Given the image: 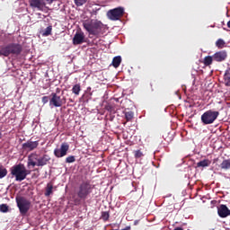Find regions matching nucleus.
<instances>
[{"instance_id":"obj_1","label":"nucleus","mask_w":230,"mask_h":230,"mask_svg":"<svg viewBox=\"0 0 230 230\" xmlns=\"http://www.w3.org/2000/svg\"><path fill=\"white\" fill-rule=\"evenodd\" d=\"M83 27L89 35H93V37L103 35V30L105 28L103 23L98 20H85L83 22Z\"/></svg>"},{"instance_id":"obj_2","label":"nucleus","mask_w":230,"mask_h":230,"mask_svg":"<svg viewBox=\"0 0 230 230\" xmlns=\"http://www.w3.org/2000/svg\"><path fill=\"white\" fill-rule=\"evenodd\" d=\"M10 172L12 177H14L17 182H22L31 173V171L26 169V166L22 164L13 165L10 168Z\"/></svg>"},{"instance_id":"obj_3","label":"nucleus","mask_w":230,"mask_h":230,"mask_svg":"<svg viewBox=\"0 0 230 230\" xmlns=\"http://www.w3.org/2000/svg\"><path fill=\"white\" fill-rule=\"evenodd\" d=\"M22 53V46L19 43H10L1 47L0 57H10V55H21Z\"/></svg>"},{"instance_id":"obj_4","label":"nucleus","mask_w":230,"mask_h":230,"mask_svg":"<svg viewBox=\"0 0 230 230\" xmlns=\"http://www.w3.org/2000/svg\"><path fill=\"white\" fill-rule=\"evenodd\" d=\"M50 161L51 157L49 155L39 156L37 154H31L28 157V166H46Z\"/></svg>"},{"instance_id":"obj_5","label":"nucleus","mask_w":230,"mask_h":230,"mask_svg":"<svg viewBox=\"0 0 230 230\" xmlns=\"http://www.w3.org/2000/svg\"><path fill=\"white\" fill-rule=\"evenodd\" d=\"M15 200L17 208L22 217H24V215H27L28 211H30L31 208V201L24 196H16Z\"/></svg>"},{"instance_id":"obj_6","label":"nucleus","mask_w":230,"mask_h":230,"mask_svg":"<svg viewBox=\"0 0 230 230\" xmlns=\"http://www.w3.org/2000/svg\"><path fill=\"white\" fill-rule=\"evenodd\" d=\"M93 193V185L90 181H83L79 185V190L77 191V196L82 200H85L89 195Z\"/></svg>"},{"instance_id":"obj_7","label":"nucleus","mask_w":230,"mask_h":230,"mask_svg":"<svg viewBox=\"0 0 230 230\" xmlns=\"http://www.w3.org/2000/svg\"><path fill=\"white\" fill-rule=\"evenodd\" d=\"M220 116L219 111L208 110L201 115V122L203 125H211L217 121V119Z\"/></svg>"},{"instance_id":"obj_8","label":"nucleus","mask_w":230,"mask_h":230,"mask_svg":"<svg viewBox=\"0 0 230 230\" xmlns=\"http://www.w3.org/2000/svg\"><path fill=\"white\" fill-rule=\"evenodd\" d=\"M56 0H29L31 8L39 10V12H46L49 10L46 4H53Z\"/></svg>"},{"instance_id":"obj_9","label":"nucleus","mask_w":230,"mask_h":230,"mask_svg":"<svg viewBox=\"0 0 230 230\" xmlns=\"http://www.w3.org/2000/svg\"><path fill=\"white\" fill-rule=\"evenodd\" d=\"M123 13H125V9L123 7H117L108 11L107 16L111 21H119V18L123 17Z\"/></svg>"},{"instance_id":"obj_10","label":"nucleus","mask_w":230,"mask_h":230,"mask_svg":"<svg viewBox=\"0 0 230 230\" xmlns=\"http://www.w3.org/2000/svg\"><path fill=\"white\" fill-rule=\"evenodd\" d=\"M67 152H69V144L64 142L61 144L60 148L54 149V155L58 157V159H60L61 157H66Z\"/></svg>"},{"instance_id":"obj_11","label":"nucleus","mask_w":230,"mask_h":230,"mask_svg":"<svg viewBox=\"0 0 230 230\" xmlns=\"http://www.w3.org/2000/svg\"><path fill=\"white\" fill-rule=\"evenodd\" d=\"M64 103H66V99H62L60 95H58L55 93H51L49 107H62Z\"/></svg>"},{"instance_id":"obj_12","label":"nucleus","mask_w":230,"mask_h":230,"mask_svg":"<svg viewBox=\"0 0 230 230\" xmlns=\"http://www.w3.org/2000/svg\"><path fill=\"white\" fill-rule=\"evenodd\" d=\"M212 57H214V62H226V60H227V51L219 50Z\"/></svg>"},{"instance_id":"obj_13","label":"nucleus","mask_w":230,"mask_h":230,"mask_svg":"<svg viewBox=\"0 0 230 230\" xmlns=\"http://www.w3.org/2000/svg\"><path fill=\"white\" fill-rule=\"evenodd\" d=\"M39 146V141L28 140L27 142L22 145V150H27L28 152H32Z\"/></svg>"},{"instance_id":"obj_14","label":"nucleus","mask_w":230,"mask_h":230,"mask_svg":"<svg viewBox=\"0 0 230 230\" xmlns=\"http://www.w3.org/2000/svg\"><path fill=\"white\" fill-rule=\"evenodd\" d=\"M84 39H85V35H84V32H76L73 38L74 46L84 44Z\"/></svg>"},{"instance_id":"obj_15","label":"nucleus","mask_w":230,"mask_h":230,"mask_svg":"<svg viewBox=\"0 0 230 230\" xmlns=\"http://www.w3.org/2000/svg\"><path fill=\"white\" fill-rule=\"evenodd\" d=\"M229 213V208L226 205H220L217 208V215L220 218H227V214Z\"/></svg>"},{"instance_id":"obj_16","label":"nucleus","mask_w":230,"mask_h":230,"mask_svg":"<svg viewBox=\"0 0 230 230\" xmlns=\"http://www.w3.org/2000/svg\"><path fill=\"white\" fill-rule=\"evenodd\" d=\"M224 84L226 87H230V67H228L225 72Z\"/></svg>"},{"instance_id":"obj_17","label":"nucleus","mask_w":230,"mask_h":230,"mask_svg":"<svg viewBox=\"0 0 230 230\" xmlns=\"http://www.w3.org/2000/svg\"><path fill=\"white\" fill-rule=\"evenodd\" d=\"M213 62H215V58L213 56H207L203 59V64L206 67H209Z\"/></svg>"},{"instance_id":"obj_18","label":"nucleus","mask_w":230,"mask_h":230,"mask_svg":"<svg viewBox=\"0 0 230 230\" xmlns=\"http://www.w3.org/2000/svg\"><path fill=\"white\" fill-rule=\"evenodd\" d=\"M210 164H211V161H209L208 159H204L202 161H199L197 164V166H198V168H207Z\"/></svg>"},{"instance_id":"obj_19","label":"nucleus","mask_w":230,"mask_h":230,"mask_svg":"<svg viewBox=\"0 0 230 230\" xmlns=\"http://www.w3.org/2000/svg\"><path fill=\"white\" fill-rule=\"evenodd\" d=\"M111 65L115 68H117L119 66H120L121 65V56H117V57L113 58Z\"/></svg>"},{"instance_id":"obj_20","label":"nucleus","mask_w":230,"mask_h":230,"mask_svg":"<svg viewBox=\"0 0 230 230\" xmlns=\"http://www.w3.org/2000/svg\"><path fill=\"white\" fill-rule=\"evenodd\" d=\"M226 47V41L223 39H218L216 41V48L218 49H224Z\"/></svg>"},{"instance_id":"obj_21","label":"nucleus","mask_w":230,"mask_h":230,"mask_svg":"<svg viewBox=\"0 0 230 230\" xmlns=\"http://www.w3.org/2000/svg\"><path fill=\"white\" fill-rule=\"evenodd\" d=\"M82 91V86L80 85V84H76L73 86L72 88V93L74 94H75V96H79L80 95V92Z\"/></svg>"},{"instance_id":"obj_22","label":"nucleus","mask_w":230,"mask_h":230,"mask_svg":"<svg viewBox=\"0 0 230 230\" xmlns=\"http://www.w3.org/2000/svg\"><path fill=\"white\" fill-rule=\"evenodd\" d=\"M8 175V170L3 164H0V179H4Z\"/></svg>"},{"instance_id":"obj_23","label":"nucleus","mask_w":230,"mask_h":230,"mask_svg":"<svg viewBox=\"0 0 230 230\" xmlns=\"http://www.w3.org/2000/svg\"><path fill=\"white\" fill-rule=\"evenodd\" d=\"M221 170H230V160H224L220 164Z\"/></svg>"},{"instance_id":"obj_24","label":"nucleus","mask_w":230,"mask_h":230,"mask_svg":"<svg viewBox=\"0 0 230 230\" xmlns=\"http://www.w3.org/2000/svg\"><path fill=\"white\" fill-rule=\"evenodd\" d=\"M53 194V185L48 183L46 191H45V197H49V195Z\"/></svg>"},{"instance_id":"obj_25","label":"nucleus","mask_w":230,"mask_h":230,"mask_svg":"<svg viewBox=\"0 0 230 230\" xmlns=\"http://www.w3.org/2000/svg\"><path fill=\"white\" fill-rule=\"evenodd\" d=\"M109 218H111V214L107 211H102L101 214V219L103 220V222H108Z\"/></svg>"},{"instance_id":"obj_26","label":"nucleus","mask_w":230,"mask_h":230,"mask_svg":"<svg viewBox=\"0 0 230 230\" xmlns=\"http://www.w3.org/2000/svg\"><path fill=\"white\" fill-rule=\"evenodd\" d=\"M51 31H53V26H48L42 33L43 37H49Z\"/></svg>"},{"instance_id":"obj_27","label":"nucleus","mask_w":230,"mask_h":230,"mask_svg":"<svg viewBox=\"0 0 230 230\" xmlns=\"http://www.w3.org/2000/svg\"><path fill=\"white\" fill-rule=\"evenodd\" d=\"M125 119L128 122L131 119H134V112L133 111H127L125 112Z\"/></svg>"},{"instance_id":"obj_28","label":"nucleus","mask_w":230,"mask_h":230,"mask_svg":"<svg viewBox=\"0 0 230 230\" xmlns=\"http://www.w3.org/2000/svg\"><path fill=\"white\" fill-rule=\"evenodd\" d=\"M134 155L136 159H140V157H143V152H141V150H136L134 151Z\"/></svg>"},{"instance_id":"obj_29","label":"nucleus","mask_w":230,"mask_h":230,"mask_svg":"<svg viewBox=\"0 0 230 230\" xmlns=\"http://www.w3.org/2000/svg\"><path fill=\"white\" fill-rule=\"evenodd\" d=\"M0 211L2 213H8V205L6 204L0 205Z\"/></svg>"},{"instance_id":"obj_30","label":"nucleus","mask_w":230,"mask_h":230,"mask_svg":"<svg viewBox=\"0 0 230 230\" xmlns=\"http://www.w3.org/2000/svg\"><path fill=\"white\" fill-rule=\"evenodd\" d=\"M75 161H76V158H75V155H70L66 158V163L67 164L75 163Z\"/></svg>"},{"instance_id":"obj_31","label":"nucleus","mask_w":230,"mask_h":230,"mask_svg":"<svg viewBox=\"0 0 230 230\" xmlns=\"http://www.w3.org/2000/svg\"><path fill=\"white\" fill-rule=\"evenodd\" d=\"M75 3L76 6H83V4H85V3H87V0H75Z\"/></svg>"},{"instance_id":"obj_32","label":"nucleus","mask_w":230,"mask_h":230,"mask_svg":"<svg viewBox=\"0 0 230 230\" xmlns=\"http://www.w3.org/2000/svg\"><path fill=\"white\" fill-rule=\"evenodd\" d=\"M41 102L44 105H46V103H48V102H49V97L48 96H43L41 99Z\"/></svg>"},{"instance_id":"obj_33","label":"nucleus","mask_w":230,"mask_h":230,"mask_svg":"<svg viewBox=\"0 0 230 230\" xmlns=\"http://www.w3.org/2000/svg\"><path fill=\"white\" fill-rule=\"evenodd\" d=\"M105 111H108V112H112V105L108 104L104 107Z\"/></svg>"},{"instance_id":"obj_34","label":"nucleus","mask_w":230,"mask_h":230,"mask_svg":"<svg viewBox=\"0 0 230 230\" xmlns=\"http://www.w3.org/2000/svg\"><path fill=\"white\" fill-rule=\"evenodd\" d=\"M137 224H139V220H135L134 221V226H137Z\"/></svg>"},{"instance_id":"obj_35","label":"nucleus","mask_w":230,"mask_h":230,"mask_svg":"<svg viewBox=\"0 0 230 230\" xmlns=\"http://www.w3.org/2000/svg\"><path fill=\"white\" fill-rule=\"evenodd\" d=\"M173 230H184V229H182V227H176Z\"/></svg>"},{"instance_id":"obj_36","label":"nucleus","mask_w":230,"mask_h":230,"mask_svg":"<svg viewBox=\"0 0 230 230\" xmlns=\"http://www.w3.org/2000/svg\"><path fill=\"white\" fill-rule=\"evenodd\" d=\"M1 137H3V133H1V129H0V139Z\"/></svg>"},{"instance_id":"obj_37","label":"nucleus","mask_w":230,"mask_h":230,"mask_svg":"<svg viewBox=\"0 0 230 230\" xmlns=\"http://www.w3.org/2000/svg\"><path fill=\"white\" fill-rule=\"evenodd\" d=\"M227 217H230V210L228 209V214H227Z\"/></svg>"}]
</instances>
